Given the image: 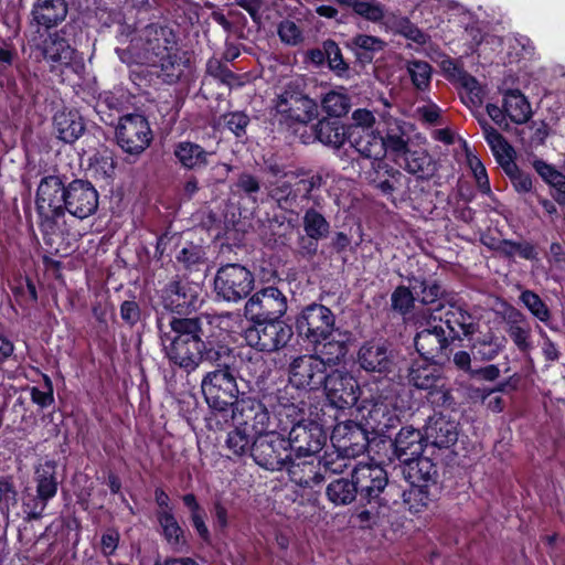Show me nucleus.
Returning a JSON list of instances; mask_svg holds the SVG:
<instances>
[{"label":"nucleus","instance_id":"obj_1","mask_svg":"<svg viewBox=\"0 0 565 565\" xmlns=\"http://www.w3.org/2000/svg\"><path fill=\"white\" fill-rule=\"evenodd\" d=\"M160 343L171 364L191 373L203 361L217 363V369L207 372L201 381V391L209 407L227 412L239 399V390L234 371L218 363L221 352L209 348L203 341L202 321L196 318L171 317L168 323L158 318Z\"/></svg>","mask_w":565,"mask_h":565},{"label":"nucleus","instance_id":"obj_2","mask_svg":"<svg viewBox=\"0 0 565 565\" xmlns=\"http://www.w3.org/2000/svg\"><path fill=\"white\" fill-rule=\"evenodd\" d=\"M66 203V185L58 175L41 179L35 194L39 225L45 235L63 232Z\"/></svg>","mask_w":565,"mask_h":565},{"label":"nucleus","instance_id":"obj_3","mask_svg":"<svg viewBox=\"0 0 565 565\" xmlns=\"http://www.w3.org/2000/svg\"><path fill=\"white\" fill-rule=\"evenodd\" d=\"M351 477L354 480L361 501L367 504H379L388 508L396 504L394 498L401 494L399 489L388 483L386 470L373 460L354 463Z\"/></svg>","mask_w":565,"mask_h":565},{"label":"nucleus","instance_id":"obj_4","mask_svg":"<svg viewBox=\"0 0 565 565\" xmlns=\"http://www.w3.org/2000/svg\"><path fill=\"white\" fill-rule=\"evenodd\" d=\"M438 311L440 309H427L416 318L417 332L414 343L417 352L426 361L445 363L449 361L452 340L446 335Z\"/></svg>","mask_w":565,"mask_h":565},{"label":"nucleus","instance_id":"obj_5","mask_svg":"<svg viewBox=\"0 0 565 565\" xmlns=\"http://www.w3.org/2000/svg\"><path fill=\"white\" fill-rule=\"evenodd\" d=\"M308 392L297 386H284L276 392L264 395L278 420L277 428L285 431L300 422H306Z\"/></svg>","mask_w":565,"mask_h":565},{"label":"nucleus","instance_id":"obj_6","mask_svg":"<svg viewBox=\"0 0 565 565\" xmlns=\"http://www.w3.org/2000/svg\"><path fill=\"white\" fill-rule=\"evenodd\" d=\"M321 185L322 177L319 174L298 178L295 173H284L282 179L269 181L266 189L279 209L291 212L298 206V199H311V193Z\"/></svg>","mask_w":565,"mask_h":565},{"label":"nucleus","instance_id":"obj_7","mask_svg":"<svg viewBox=\"0 0 565 565\" xmlns=\"http://www.w3.org/2000/svg\"><path fill=\"white\" fill-rule=\"evenodd\" d=\"M275 118L288 127L308 124L318 115L316 102L295 84H288L274 100Z\"/></svg>","mask_w":565,"mask_h":565},{"label":"nucleus","instance_id":"obj_8","mask_svg":"<svg viewBox=\"0 0 565 565\" xmlns=\"http://www.w3.org/2000/svg\"><path fill=\"white\" fill-rule=\"evenodd\" d=\"M213 285L217 298L227 302H238L254 289L255 276L247 267L230 263L216 270Z\"/></svg>","mask_w":565,"mask_h":565},{"label":"nucleus","instance_id":"obj_9","mask_svg":"<svg viewBox=\"0 0 565 565\" xmlns=\"http://www.w3.org/2000/svg\"><path fill=\"white\" fill-rule=\"evenodd\" d=\"M292 335V328L281 319L253 322L243 334L249 347L267 353L284 349Z\"/></svg>","mask_w":565,"mask_h":565},{"label":"nucleus","instance_id":"obj_10","mask_svg":"<svg viewBox=\"0 0 565 565\" xmlns=\"http://www.w3.org/2000/svg\"><path fill=\"white\" fill-rule=\"evenodd\" d=\"M174 36L171 29L158 24L147 25L138 39L132 40L129 51L140 64L157 66L158 57L172 49Z\"/></svg>","mask_w":565,"mask_h":565},{"label":"nucleus","instance_id":"obj_11","mask_svg":"<svg viewBox=\"0 0 565 565\" xmlns=\"http://www.w3.org/2000/svg\"><path fill=\"white\" fill-rule=\"evenodd\" d=\"M290 456L286 438L275 429L254 437L250 457L259 467L269 471H280L288 465Z\"/></svg>","mask_w":565,"mask_h":565},{"label":"nucleus","instance_id":"obj_12","mask_svg":"<svg viewBox=\"0 0 565 565\" xmlns=\"http://www.w3.org/2000/svg\"><path fill=\"white\" fill-rule=\"evenodd\" d=\"M115 137L122 151L139 156L150 146L152 131L145 116L127 114L119 119Z\"/></svg>","mask_w":565,"mask_h":565},{"label":"nucleus","instance_id":"obj_13","mask_svg":"<svg viewBox=\"0 0 565 565\" xmlns=\"http://www.w3.org/2000/svg\"><path fill=\"white\" fill-rule=\"evenodd\" d=\"M288 308L287 297L269 286L254 292L245 302L244 316L252 322L281 319Z\"/></svg>","mask_w":565,"mask_h":565},{"label":"nucleus","instance_id":"obj_14","mask_svg":"<svg viewBox=\"0 0 565 565\" xmlns=\"http://www.w3.org/2000/svg\"><path fill=\"white\" fill-rule=\"evenodd\" d=\"M335 318L326 306L311 303L307 306L296 320V328L300 335L310 343H322L331 338L334 331Z\"/></svg>","mask_w":565,"mask_h":565},{"label":"nucleus","instance_id":"obj_15","mask_svg":"<svg viewBox=\"0 0 565 565\" xmlns=\"http://www.w3.org/2000/svg\"><path fill=\"white\" fill-rule=\"evenodd\" d=\"M268 407L264 398L258 401L242 394L241 399L232 407V419L235 425L257 437L274 429Z\"/></svg>","mask_w":565,"mask_h":565},{"label":"nucleus","instance_id":"obj_16","mask_svg":"<svg viewBox=\"0 0 565 565\" xmlns=\"http://www.w3.org/2000/svg\"><path fill=\"white\" fill-rule=\"evenodd\" d=\"M286 440L288 449L290 452H295L297 459L305 457L313 458L324 447L327 434L320 424L308 419L290 427Z\"/></svg>","mask_w":565,"mask_h":565},{"label":"nucleus","instance_id":"obj_17","mask_svg":"<svg viewBox=\"0 0 565 565\" xmlns=\"http://www.w3.org/2000/svg\"><path fill=\"white\" fill-rule=\"evenodd\" d=\"M350 445H343L342 450L333 449L326 451L324 455L318 459L319 468H323L326 472L343 473L348 468H353L354 457L363 454L367 446V438L364 431L356 428L351 433L348 438Z\"/></svg>","mask_w":565,"mask_h":565},{"label":"nucleus","instance_id":"obj_18","mask_svg":"<svg viewBox=\"0 0 565 565\" xmlns=\"http://www.w3.org/2000/svg\"><path fill=\"white\" fill-rule=\"evenodd\" d=\"M324 360L317 355H301L289 365V382L287 386H297L299 390H318L323 386L327 379Z\"/></svg>","mask_w":565,"mask_h":565},{"label":"nucleus","instance_id":"obj_19","mask_svg":"<svg viewBox=\"0 0 565 565\" xmlns=\"http://www.w3.org/2000/svg\"><path fill=\"white\" fill-rule=\"evenodd\" d=\"M98 204V192L89 181L76 179L66 185L65 213L84 220L96 213Z\"/></svg>","mask_w":565,"mask_h":565},{"label":"nucleus","instance_id":"obj_20","mask_svg":"<svg viewBox=\"0 0 565 565\" xmlns=\"http://www.w3.org/2000/svg\"><path fill=\"white\" fill-rule=\"evenodd\" d=\"M323 387L330 404L339 409L355 405L360 397L358 381L345 371L334 370L328 373Z\"/></svg>","mask_w":565,"mask_h":565},{"label":"nucleus","instance_id":"obj_21","mask_svg":"<svg viewBox=\"0 0 565 565\" xmlns=\"http://www.w3.org/2000/svg\"><path fill=\"white\" fill-rule=\"evenodd\" d=\"M348 140L361 157L373 161L376 171H390L385 157L384 137L374 130H363L359 127H348Z\"/></svg>","mask_w":565,"mask_h":565},{"label":"nucleus","instance_id":"obj_22","mask_svg":"<svg viewBox=\"0 0 565 565\" xmlns=\"http://www.w3.org/2000/svg\"><path fill=\"white\" fill-rule=\"evenodd\" d=\"M358 363L365 372L387 375L396 367V356L385 341L373 340L359 349Z\"/></svg>","mask_w":565,"mask_h":565},{"label":"nucleus","instance_id":"obj_23","mask_svg":"<svg viewBox=\"0 0 565 565\" xmlns=\"http://www.w3.org/2000/svg\"><path fill=\"white\" fill-rule=\"evenodd\" d=\"M200 289L189 281H171L162 290V305L178 315H189L200 305Z\"/></svg>","mask_w":565,"mask_h":565},{"label":"nucleus","instance_id":"obj_24","mask_svg":"<svg viewBox=\"0 0 565 565\" xmlns=\"http://www.w3.org/2000/svg\"><path fill=\"white\" fill-rule=\"evenodd\" d=\"M404 463V475L413 488L409 491L401 492L399 495H402L404 503H409L412 499L422 494V487L429 481H435L437 468L429 458L422 457V455Z\"/></svg>","mask_w":565,"mask_h":565},{"label":"nucleus","instance_id":"obj_25","mask_svg":"<svg viewBox=\"0 0 565 565\" xmlns=\"http://www.w3.org/2000/svg\"><path fill=\"white\" fill-rule=\"evenodd\" d=\"M436 309H440L438 316L441 318V323L448 328L451 340L476 333L479 327L477 319L461 306L449 303L448 306H438Z\"/></svg>","mask_w":565,"mask_h":565},{"label":"nucleus","instance_id":"obj_26","mask_svg":"<svg viewBox=\"0 0 565 565\" xmlns=\"http://www.w3.org/2000/svg\"><path fill=\"white\" fill-rule=\"evenodd\" d=\"M505 332L522 353L532 349L531 334L532 328L526 316L519 309L510 306L503 316Z\"/></svg>","mask_w":565,"mask_h":565},{"label":"nucleus","instance_id":"obj_27","mask_svg":"<svg viewBox=\"0 0 565 565\" xmlns=\"http://www.w3.org/2000/svg\"><path fill=\"white\" fill-rule=\"evenodd\" d=\"M438 363L414 362L408 369L407 380L411 385L418 390L433 391L445 386L443 371Z\"/></svg>","mask_w":565,"mask_h":565},{"label":"nucleus","instance_id":"obj_28","mask_svg":"<svg viewBox=\"0 0 565 565\" xmlns=\"http://www.w3.org/2000/svg\"><path fill=\"white\" fill-rule=\"evenodd\" d=\"M425 438L420 430L403 427L394 440L395 455L402 462L415 459L424 451Z\"/></svg>","mask_w":565,"mask_h":565},{"label":"nucleus","instance_id":"obj_29","mask_svg":"<svg viewBox=\"0 0 565 565\" xmlns=\"http://www.w3.org/2000/svg\"><path fill=\"white\" fill-rule=\"evenodd\" d=\"M70 26H64L61 31L52 33L43 43L44 57L53 63L68 66L75 60L76 51L63 36Z\"/></svg>","mask_w":565,"mask_h":565},{"label":"nucleus","instance_id":"obj_30","mask_svg":"<svg viewBox=\"0 0 565 565\" xmlns=\"http://www.w3.org/2000/svg\"><path fill=\"white\" fill-rule=\"evenodd\" d=\"M67 12L65 0H36L31 13L33 21L50 29L64 21Z\"/></svg>","mask_w":565,"mask_h":565},{"label":"nucleus","instance_id":"obj_31","mask_svg":"<svg viewBox=\"0 0 565 565\" xmlns=\"http://www.w3.org/2000/svg\"><path fill=\"white\" fill-rule=\"evenodd\" d=\"M287 469L289 479L299 487L313 488L320 484L324 477L320 471L318 461L315 460H301V459H289Z\"/></svg>","mask_w":565,"mask_h":565},{"label":"nucleus","instance_id":"obj_32","mask_svg":"<svg viewBox=\"0 0 565 565\" xmlns=\"http://www.w3.org/2000/svg\"><path fill=\"white\" fill-rule=\"evenodd\" d=\"M173 154L183 168L198 171L207 167L213 152L195 142L180 141L174 145Z\"/></svg>","mask_w":565,"mask_h":565},{"label":"nucleus","instance_id":"obj_33","mask_svg":"<svg viewBox=\"0 0 565 565\" xmlns=\"http://www.w3.org/2000/svg\"><path fill=\"white\" fill-rule=\"evenodd\" d=\"M53 126L56 137L67 143L77 140L85 130L83 118L76 110H61L54 115Z\"/></svg>","mask_w":565,"mask_h":565},{"label":"nucleus","instance_id":"obj_34","mask_svg":"<svg viewBox=\"0 0 565 565\" xmlns=\"http://www.w3.org/2000/svg\"><path fill=\"white\" fill-rule=\"evenodd\" d=\"M426 439L438 448H449L458 439L457 423L444 416L433 417L426 426Z\"/></svg>","mask_w":565,"mask_h":565},{"label":"nucleus","instance_id":"obj_35","mask_svg":"<svg viewBox=\"0 0 565 565\" xmlns=\"http://www.w3.org/2000/svg\"><path fill=\"white\" fill-rule=\"evenodd\" d=\"M398 164L408 173L420 179H430L437 171V164L431 156L424 149L408 150L401 158Z\"/></svg>","mask_w":565,"mask_h":565},{"label":"nucleus","instance_id":"obj_36","mask_svg":"<svg viewBox=\"0 0 565 565\" xmlns=\"http://www.w3.org/2000/svg\"><path fill=\"white\" fill-rule=\"evenodd\" d=\"M312 130L318 141L334 149H340L348 139V128L338 119H321Z\"/></svg>","mask_w":565,"mask_h":565},{"label":"nucleus","instance_id":"obj_37","mask_svg":"<svg viewBox=\"0 0 565 565\" xmlns=\"http://www.w3.org/2000/svg\"><path fill=\"white\" fill-rule=\"evenodd\" d=\"M33 480L36 492L52 500L56 495L58 488L56 461L45 460L36 465Z\"/></svg>","mask_w":565,"mask_h":565},{"label":"nucleus","instance_id":"obj_38","mask_svg":"<svg viewBox=\"0 0 565 565\" xmlns=\"http://www.w3.org/2000/svg\"><path fill=\"white\" fill-rule=\"evenodd\" d=\"M505 115L516 125L527 122L532 117L531 105L519 89H508L503 95Z\"/></svg>","mask_w":565,"mask_h":565},{"label":"nucleus","instance_id":"obj_39","mask_svg":"<svg viewBox=\"0 0 565 565\" xmlns=\"http://www.w3.org/2000/svg\"><path fill=\"white\" fill-rule=\"evenodd\" d=\"M360 62L371 63L375 54L382 52L386 43L377 36L369 34H356L347 42Z\"/></svg>","mask_w":565,"mask_h":565},{"label":"nucleus","instance_id":"obj_40","mask_svg":"<svg viewBox=\"0 0 565 565\" xmlns=\"http://www.w3.org/2000/svg\"><path fill=\"white\" fill-rule=\"evenodd\" d=\"M505 339L489 331L476 338L471 344V352L475 359L480 361L494 360L504 349Z\"/></svg>","mask_w":565,"mask_h":565},{"label":"nucleus","instance_id":"obj_41","mask_svg":"<svg viewBox=\"0 0 565 565\" xmlns=\"http://www.w3.org/2000/svg\"><path fill=\"white\" fill-rule=\"evenodd\" d=\"M326 494L333 504L348 505L355 500L359 493L353 478L351 480L339 478L328 484Z\"/></svg>","mask_w":565,"mask_h":565},{"label":"nucleus","instance_id":"obj_42","mask_svg":"<svg viewBox=\"0 0 565 565\" xmlns=\"http://www.w3.org/2000/svg\"><path fill=\"white\" fill-rule=\"evenodd\" d=\"M225 447L235 457H250L252 448H254V435L235 425V428L227 434Z\"/></svg>","mask_w":565,"mask_h":565},{"label":"nucleus","instance_id":"obj_43","mask_svg":"<svg viewBox=\"0 0 565 565\" xmlns=\"http://www.w3.org/2000/svg\"><path fill=\"white\" fill-rule=\"evenodd\" d=\"M158 522L168 544L177 552H181L184 545L183 530L179 525L173 513H157Z\"/></svg>","mask_w":565,"mask_h":565},{"label":"nucleus","instance_id":"obj_44","mask_svg":"<svg viewBox=\"0 0 565 565\" xmlns=\"http://www.w3.org/2000/svg\"><path fill=\"white\" fill-rule=\"evenodd\" d=\"M408 281L415 295L424 305H431L441 299L445 295V289L436 280L412 277Z\"/></svg>","mask_w":565,"mask_h":565},{"label":"nucleus","instance_id":"obj_45","mask_svg":"<svg viewBox=\"0 0 565 565\" xmlns=\"http://www.w3.org/2000/svg\"><path fill=\"white\" fill-rule=\"evenodd\" d=\"M302 227L307 235L324 239L330 234V223L315 207L307 209L302 216Z\"/></svg>","mask_w":565,"mask_h":565},{"label":"nucleus","instance_id":"obj_46","mask_svg":"<svg viewBox=\"0 0 565 565\" xmlns=\"http://www.w3.org/2000/svg\"><path fill=\"white\" fill-rule=\"evenodd\" d=\"M520 302L539 321L548 324L552 312L543 299L533 290L523 289L519 296Z\"/></svg>","mask_w":565,"mask_h":565},{"label":"nucleus","instance_id":"obj_47","mask_svg":"<svg viewBox=\"0 0 565 565\" xmlns=\"http://www.w3.org/2000/svg\"><path fill=\"white\" fill-rule=\"evenodd\" d=\"M498 250L508 258L515 256L526 260H536L539 258L536 246L527 241L503 239L500 242Z\"/></svg>","mask_w":565,"mask_h":565},{"label":"nucleus","instance_id":"obj_48","mask_svg":"<svg viewBox=\"0 0 565 565\" xmlns=\"http://www.w3.org/2000/svg\"><path fill=\"white\" fill-rule=\"evenodd\" d=\"M406 71L417 90L425 92L429 88L433 68L428 62L420 60L407 61Z\"/></svg>","mask_w":565,"mask_h":565},{"label":"nucleus","instance_id":"obj_49","mask_svg":"<svg viewBox=\"0 0 565 565\" xmlns=\"http://www.w3.org/2000/svg\"><path fill=\"white\" fill-rule=\"evenodd\" d=\"M316 345V352L321 360H324V366L327 364L334 365L339 363L348 352L345 343L341 340H324L322 343H313Z\"/></svg>","mask_w":565,"mask_h":565},{"label":"nucleus","instance_id":"obj_50","mask_svg":"<svg viewBox=\"0 0 565 565\" xmlns=\"http://www.w3.org/2000/svg\"><path fill=\"white\" fill-rule=\"evenodd\" d=\"M157 65L160 67L164 81L169 83L175 82L182 75L185 67L184 61L170 50L158 57Z\"/></svg>","mask_w":565,"mask_h":565},{"label":"nucleus","instance_id":"obj_51","mask_svg":"<svg viewBox=\"0 0 565 565\" xmlns=\"http://www.w3.org/2000/svg\"><path fill=\"white\" fill-rule=\"evenodd\" d=\"M415 292L412 287L398 286L391 295L392 309L403 317L409 315L415 306Z\"/></svg>","mask_w":565,"mask_h":565},{"label":"nucleus","instance_id":"obj_52","mask_svg":"<svg viewBox=\"0 0 565 565\" xmlns=\"http://www.w3.org/2000/svg\"><path fill=\"white\" fill-rule=\"evenodd\" d=\"M322 108L329 116L339 118L349 113L351 100L345 94L329 92L322 99Z\"/></svg>","mask_w":565,"mask_h":565},{"label":"nucleus","instance_id":"obj_53","mask_svg":"<svg viewBox=\"0 0 565 565\" xmlns=\"http://www.w3.org/2000/svg\"><path fill=\"white\" fill-rule=\"evenodd\" d=\"M486 140L498 162L514 157L513 148L495 128H486Z\"/></svg>","mask_w":565,"mask_h":565},{"label":"nucleus","instance_id":"obj_54","mask_svg":"<svg viewBox=\"0 0 565 565\" xmlns=\"http://www.w3.org/2000/svg\"><path fill=\"white\" fill-rule=\"evenodd\" d=\"M50 499L43 494L26 493L22 501V511L26 521L39 520L43 516Z\"/></svg>","mask_w":565,"mask_h":565},{"label":"nucleus","instance_id":"obj_55","mask_svg":"<svg viewBox=\"0 0 565 565\" xmlns=\"http://www.w3.org/2000/svg\"><path fill=\"white\" fill-rule=\"evenodd\" d=\"M466 159L469 168L473 172L478 188L482 193H490V182L486 168L478 156H476L470 148L466 146Z\"/></svg>","mask_w":565,"mask_h":565},{"label":"nucleus","instance_id":"obj_56","mask_svg":"<svg viewBox=\"0 0 565 565\" xmlns=\"http://www.w3.org/2000/svg\"><path fill=\"white\" fill-rule=\"evenodd\" d=\"M18 503V490L12 478L0 479V512L9 516L12 507Z\"/></svg>","mask_w":565,"mask_h":565},{"label":"nucleus","instance_id":"obj_57","mask_svg":"<svg viewBox=\"0 0 565 565\" xmlns=\"http://www.w3.org/2000/svg\"><path fill=\"white\" fill-rule=\"evenodd\" d=\"M384 147L385 152L390 151L395 154V160L399 162L401 158L407 152L409 149L407 147V139L405 138V134L396 129H390L384 138Z\"/></svg>","mask_w":565,"mask_h":565},{"label":"nucleus","instance_id":"obj_58","mask_svg":"<svg viewBox=\"0 0 565 565\" xmlns=\"http://www.w3.org/2000/svg\"><path fill=\"white\" fill-rule=\"evenodd\" d=\"M354 12L374 23L382 21L385 15L383 4L366 0H360L359 3H354Z\"/></svg>","mask_w":565,"mask_h":565},{"label":"nucleus","instance_id":"obj_59","mask_svg":"<svg viewBox=\"0 0 565 565\" xmlns=\"http://www.w3.org/2000/svg\"><path fill=\"white\" fill-rule=\"evenodd\" d=\"M323 50L331 70L337 71L339 74L348 71L349 66L344 62L341 50L334 41L327 40L323 43Z\"/></svg>","mask_w":565,"mask_h":565},{"label":"nucleus","instance_id":"obj_60","mask_svg":"<svg viewBox=\"0 0 565 565\" xmlns=\"http://www.w3.org/2000/svg\"><path fill=\"white\" fill-rule=\"evenodd\" d=\"M278 35L281 42L294 46L303 40L300 28L291 20H284L279 23Z\"/></svg>","mask_w":565,"mask_h":565},{"label":"nucleus","instance_id":"obj_61","mask_svg":"<svg viewBox=\"0 0 565 565\" xmlns=\"http://www.w3.org/2000/svg\"><path fill=\"white\" fill-rule=\"evenodd\" d=\"M225 126L237 137L246 135L249 117L243 111H234L224 116Z\"/></svg>","mask_w":565,"mask_h":565},{"label":"nucleus","instance_id":"obj_62","mask_svg":"<svg viewBox=\"0 0 565 565\" xmlns=\"http://www.w3.org/2000/svg\"><path fill=\"white\" fill-rule=\"evenodd\" d=\"M390 409V406L382 401L373 403V405L369 409L366 420L374 431H376L377 428L383 427L384 417L387 416Z\"/></svg>","mask_w":565,"mask_h":565},{"label":"nucleus","instance_id":"obj_63","mask_svg":"<svg viewBox=\"0 0 565 565\" xmlns=\"http://www.w3.org/2000/svg\"><path fill=\"white\" fill-rule=\"evenodd\" d=\"M207 72L230 86L239 84L237 76L217 60L209 61Z\"/></svg>","mask_w":565,"mask_h":565},{"label":"nucleus","instance_id":"obj_64","mask_svg":"<svg viewBox=\"0 0 565 565\" xmlns=\"http://www.w3.org/2000/svg\"><path fill=\"white\" fill-rule=\"evenodd\" d=\"M236 188L244 192L248 198H253L254 194L260 190L259 180L248 172H242L236 181Z\"/></svg>","mask_w":565,"mask_h":565}]
</instances>
